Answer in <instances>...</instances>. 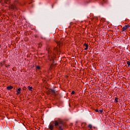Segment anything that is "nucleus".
I'll return each mask as SVG.
<instances>
[{
  "mask_svg": "<svg viewBox=\"0 0 130 130\" xmlns=\"http://www.w3.org/2000/svg\"><path fill=\"white\" fill-rule=\"evenodd\" d=\"M53 64H51V66H52Z\"/></svg>",
  "mask_w": 130,
  "mask_h": 130,
  "instance_id": "obj_24",
  "label": "nucleus"
},
{
  "mask_svg": "<svg viewBox=\"0 0 130 130\" xmlns=\"http://www.w3.org/2000/svg\"><path fill=\"white\" fill-rule=\"evenodd\" d=\"M37 70H41V67L40 66H36Z\"/></svg>",
  "mask_w": 130,
  "mask_h": 130,
  "instance_id": "obj_16",
  "label": "nucleus"
},
{
  "mask_svg": "<svg viewBox=\"0 0 130 130\" xmlns=\"http://www.w3.org/2000/svg\"><path fill=\"white\" fill-rule=\"evenodd\" d=\"M107 2V0H102V1L101 2V5H104L105 4V3Z\"/></svg>",
  "mask_w": 130,
  "mask_h": 130,
  "instance_id": "obj_9",
  "label": "nucleus"
},
{
  "mask_svg": "<svg viewBox=\"0 0 130 130\" xmlns=\"http://www.w3.org/2000/svg\"><path fill=\"white\" fill-rule=\"evenodd\" d=\"M0 47H1V45H0Z\"/></svg>",
  "mask_w": 130,
  "mask_h": 130,
  "instance_id": "obj_25",
  "label": "nucleus"
},
{
  "mask_svg": "<svg viewBox=\"0 0 130 130\" xmlns=\"http://www.w3.org/2000/svg\"><path fill=\"white\" fill-rule=\"evenodd\" d=\"M88 128H90V129H92V128H93V126L92 125V124H89L88 126Z\"/></svg>",
  "mask_w": 130,
  "mask_h": 130,
  "instance_id": "obj_11",
  "label": "nucleus"
},
{
  "mask_svg": "<svg viewBox=\"0 0 130 130\" xmlns=\"http://www.w3.org/2000/svg\"><path fill=\"white\" fill-rule=\"evenodd\" d=\"M58 129H59V130H63V129H62V127L61 126H60L58 127H57Z\"/></svg>",
  "mask_w": 130,
  "mask_h": 130,
  "instance_id": "obj_15",
  "label": "nucleus"
},
{
  "mask_svg": "<svg viewBox=\"0 0 130 130\" xmlns=\"http://www.w3.org/2000/svg\"><path fill=\"white\" fill-rule=\"evenodd\" d=\"M75 91L73 90L71 92V95H74V94H75Z\"/></svg>",
  "mask_w": 130,
  "mask_h": 130,
  "instance_id": "obj_19",
  "label": "nucleus"
},
{
  "mask_svg": "<svg viewBox=\"0 0 130 130\" xmlns=\"http://www.w3.org/2000/svg\"><path fill=\"white\" fill-rule=\"evenodd\" d=\"M58 52V49L56 47L54 48L53 49V52L50 53V51H48L49 56H48V59L52 62V63H54L55 56Z\"/></svg>",
  "mask_w": 130,
  "mask_h": 130,
  "instance_id": "obj_1",
  "label": "nucleus"
},
{
  "mask_svg": "<svg viewBox=\"0 0 130 130\" xmlns=\"http://www.w3.org/2000/svg\"><path fill=\"white\" fill-rule=\"evenodd\" d=\"M99 112H100V113H102L103 112V109H101L99 111Z\"/></svg>",
  "mask_w": 130,
  "mask_h": 130,
  "instance_id": "obj_18",
  "label": "nucleus"
},
{
  "mask_svg": "<svg viewBox=\"0 0 130 130\" xmlns=\"http://www.w3.org/2000/svg\"><path fill=\"white\" fill-rule=\"evenodd\" d=\"M1 66H3V63H1Z\"/></svg>",
  "mask_w": 130,
  "mask_h": 130,
  "instance_id": "obj_23",
  "label": "nucleus"
},
{
  "mask_svg": "<svg viewBox=\"0 0 130 130\" xmlns=\"http://www.w3.org/2000/svg\"><path fill=\"white\" fill-rule=\"evenodd\" d=\"M58 125H59V122L56 120L55 121V126L57 128V126H58Z\"/></svg>",
  "mask_w": 130,
  "mask_h": 130,
  "instance_id": "obj_6",
  "label": "nucleus"
},
{
  "mask_svg": "<svg viewBox=\"0 0 130 130\" xmlns=\"http://www.w3.org/2000/svg\"><path fill=\"white\" fill-rule=\"evenodd\" d=\"M85 46V48L84 49L85 50H88V45L87 44L85 43L84 45Z\"/></svg>",
  "mask_w": 130,
  "mask_h": 130,
  "instance_id": "obj_8",
  "label": "nucleus"
},
{
  "mask_svg": "<svg viewBox=\"0 0 130 130\" xmlns=\"http://www.w3.org/2000/svg\"><path fill=\"white\" fill-rule=\"evenodd\" d=\"M83 124H84V125H86L87 124L86 123H83Z\"/></svg>",
  "mask_w": 130,
  "mask_h": 130,
  "instance_id": "obj_22",
  "label": "nucleus"
},
{
  "mask_svg": "<svg viewBox=\"0 0 130 130\" xmlns=\"http://www.w3.org/2000/svg\"><path fill=\"white\" fill-rule=\"evenodd\" d=\"M115 101L116 103H118V98H115Z\"/></svg>",
  "mask_w": 130,
  "mask_h": 130,
  "instance_id": "obj_14",
  "label": "nucleus"
},
{
  "mask_svg": "<svg viewBox=\"0 0 130 130\" xmlns=\"http://www.w3.org/2000/svg\"><path fill=\"white\" fill-rule=\"evenodd\" d=\"M49 128L51 130L53 129V125H52V124L50 125Z\"/></svg>",
  "mask_w": 130,
  "mask_h": 130,
  "instance_id": "obj_13",
  "label": "nucleus"
},
{
  "mask_svg": "<svg viewBox=\"0 0 130 130\" xmlns=\"http://www.w3.org/2000/svg\"><path fill=\"white\" fill-rule=\"evenodd\" d=\"M48 94H49V95H54V96H56V95H57L55 92V90L54 89H49L48 91Z\"/></svg>",
  "mask_w": 130,
  "mask_h": 130,
  "instance_id": "obj_3",
  "label": "nucleus"
},
{
  "mask_svg": "<svg viewBox=\"0 0 130 130\" xmlns=\"http://www.w3.org/2000/svg\"><path fill=\"white\" fill-rule=\"evenodd\" d=\"M13 88L14 87H13L12 86H9L7 87V90H12V89H13Z\"/></svg>",
  "mask_w": 130,
  "mask_h": 130,
  "instance_id": "obj_7",
  "label": "nucleus"
},
{
  "mask_svg": "<svg viewBox=\"0 0 130 130\" xmlns=\"http://www.w3.org/2000/svg\"><path fill=\"white\" fill-rule=\"evenodd\" d=\"M27 89L29 90V91H32V89H33V87L32 86H28Z\"/></svg>",
  "mask_w": 130,
  "mask_h": 130,
  "instance_id": "obj_12",
  "label": "nucleus"
},
{
  "mask_svg": "<svg viewBox=\"0 0 130 130\" xmlns=\"http://www.w3.org/2000/svg\"><path fill=\"white\" fill-rule=\"evenodd\" d=\"M20 91H21V88H18L17 90V95H19V94H20L21 92H20Z\"/></svg>",
  "mask_w": 130,
  "mask_h": 130,
  "instance_id": "obj_10",
  "label": "nucleus"
},
{
  "mask_svg": "<svg viewBox=\"0 0 130 130\" xmlns=\"http://www.w3.org/2000/svg\"><path fill=\"white\" fill-rule=\"evenodd\" d=\"M41 46H42V43H41L39 44V47H41Z\"/></svg>",
  "mask_w": 130,
  "mask_h": 130,
  "instance_id": "obj_20",
  "label": "nucleus"
},
{
  "mask_svg": "<svg viewBox=\"0 0 130 130\" xmlns=\"http://www.w3.org/2000/svg\"><path fill=\"white\" fill-rule=\"evenodd\" d=\"M4 2V3L6 5H10L11 4V0H3Z\"/></svg>",
  "mask_w": 130,
  "mask_h": 130,
  "instance_id": "obj_5",
  "label": "nucleus"
},
{
  "mask_svg": "<svg viewBox=\"0 0 130 130\" xmlns=\"http://www.w3.org/2000/svg\"><path fill=\"white\" fill-rule=\"evenodd\" d=\"M9 9L11 11H16L17 10V6H16V4L14 3L13 4L9 6Z\"/></svg>",
  "mask_w": 130,
  "mask_h": 130,
  "instance_id": "obj_2",
  "label": "nucleus"
},
{
  "mask_svg": "<svg viewBox=\"0 0 130 130\" xmlns=\"http://www.w3.org/2000/svg\"><path fill=\"white\" fill-rule=\"evenodd\" d=\"M95 112H99V111L98 110V109H95Z\"/></svg>",
  "mask_w": 130,
  "mask_h": 130,
  "instance_id": "obj_21",
  "label": "nucleus"
},
{
  "mask_svg": "<svg viewBox=\"0 0 130 130\" xmlns=\"http://www.w3.org/2000/svg\"><path fill=\"white\" fill-rule=\"evenodd\" d=\"M127 64L128 67H129V66H130V61H127Z\"/></svg>",
  "mask_w": 130,
  "mask_h": 130,
  "instance_id": "obj_17",
  "label": "nucleus"
},
{
  "mask_svg": "<svg viewBox=\"0 0 130 130\" xmlns=\"http://www.w3.org/2000/svg\"><path fill=\"white\" fill-rule=\"evenodd\" d=\"M130 28V25H124L122 28V32H124L125 30H126V29H129Z\"/></svg>",
  "mask_w": 130,
  "mask_h": 130,
  "instance_id": "obj_4",
  "label": "nucleus"
}]
</instances>
